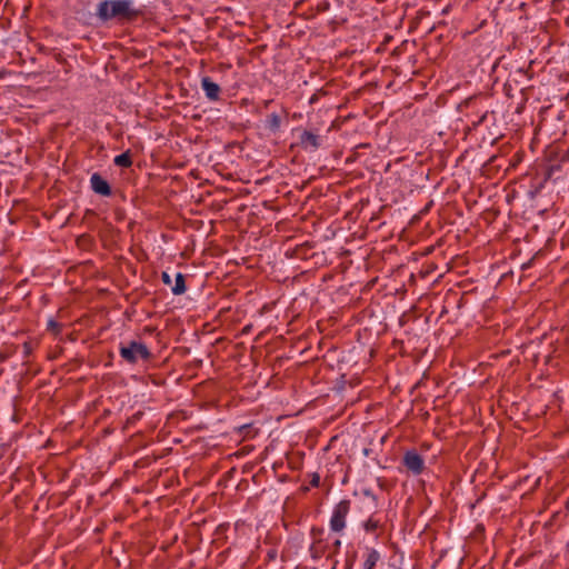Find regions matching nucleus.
Returning a JSON list of instances; mask_svg holds the SVG:
<instances>
[{
	"label": "nucleus",
	"mask_w": 569,
	"mask_h": 569,
	"mask_svg": "<svg viewBox=\"0 0 569 569\" xmlns=\"http://www.w3.org/2000/svg\"><path fill=\"white\" fill-rule=\"evenodd\" d=\"M61 325L52 319L48 321V330L51 331L53 335H59L61 332Z\"/></svg>",
	"instance_id": "nucleus-16"
},
{
	"label": "nucleus",
	"mask_w": 569,
	"mask_h": 569,
	"mask_svg": "<svg viewBox=\"0 0 569 569\" xmlns=\"http://www.w3.org/2000/svg\"><path fill=\"white\" fill-rule=\"evenodd\" d=\"M379 559H380L379 552L376 549H371L368 552L367 558L363 562V569H375Z\"/></svg>",
	"instance_id": "nucleus-11"
},
{
	"label": "nucleus",
	"mask_w": 569,
	"mask_h": 569,
	"mask_svg": "<svg viewBox=\"0 0 569 569\" xmlns=\"http://www.w3.org/2000/svg\"><path fill=\"white\" fill-rule=\"evenodd\" d=\"M37 346V343L32 340H28L23 343L22 348H23V356L26 358L30 357L31 353L33 352L34 350V347Z\"/></svg>",
	"instance_id": "nucleus-15"
},
{
	"label": "nucleus",
	"mask_w": 569,
	"mask_h": 569,
	"mask_svg": "<svg viewBox=\"0 0 569 569\" xmlns=\"http://www.w3.org/2000/svg\"><path fill=\"white\" fill-rule=\"evenodd\" d=\"M363 528L366 532L368 533H376V537L379 535L377 533V530L382 528V525L379 519H376L375 516H371L365 523Z\"/></svg>",
	"instance_id": "nucleus-10"
},
{
	"label": "nucleus",
	"mask_w": 569,
	"mask_h": 569,
	"mask_svg": "<svg viewBox=\"0 0 569 569\" xmlns=\"http://www.w3.org/2000/svg\"><path fill=\"white\" fill-rule=\"evenodd\" d=\"M201 84L208 99L211 101H217L219 99L221 90L218 83L213 82L209 77H204Z\"/></svg>",
	"instance_id": "nucleus-8"
},
{
	"label": "nucleus",
	"mask_w": 569,
	"mask_h": 569,
	"mask_svg": "<svg viewBox=\"0 0 569 569\" xmlns=\"http://www.w3.org/2000/svg\"><path fill=\"white\" fill-rule=\"evenodd\" d=\"M120 356L129 363H136L139 359L148 361L152 355L148 347L138 341H130L126 346H121L119 349Z\"/></svg>",
	"instance_id": "nucleus-2"
},
{
	"label": "nucleus",
	"mask_w": 569,
	"mask_h": 569,
	"mask_svg": "<svg viewBox=\"0 0 569 569\" xmlns=\"http://www.w3.org/2000/svg\"><path fill=\"white\" fill-rule=\"evenodd\" d=\"M116 166L122 167V168H129L132 164L131 154L129 151H126L119 156H117L113 160Z\"/></svg>",
	"instance_id": "nucleus-12"
},
{
	"label": "nucleus",
	"mask_w": 569,
	"mask_h": 569,
	"mask_svg": "<svg viewBox=\"0 0 569 569\" xmlns=\"http://www.w3.org/2000/svg\"><path fill=\"white\" fill-rule=\"evenodd\" d=\"M92 190L103 197L111 194V187L109 182L103 179L99 173H93L90 179Z\"/></svg>",
	"instance_id": "nucleus-7"
},
{
	"label": "nucleus",
	"mask_w": 569,
	"mask_h": 569,
	"mask_svg": "<svg viewBox=\"0 0 569 569\" xmlns=\"http://www.w3.org/2000/svg\"><path fill=\"white\" fill-rule=\"evenodd\" d=\"M247 428H249V426H247V425H246V426H242V427L240 428V430H242V429H247Z\"/></svg>",
	"instance_id": "nucleus-24"
},
{
	"label": "nucleus",
	"mask_w": 569,
	"mask_h": 569,
	"mask_svg": "<svg viewBox=\"0 0 569 569\" xmlns=\"http://www.w3.org/2000/svg\"><path fill=\"white\" fill-rule=\"evenodd\" d=\"M513 90H517L515 84H512V86H511V87H509L508 89H506V88H505L506 94H507L508 97H513V93H512V91H513Z\"/></svg>",
	"instance_id": "nucleus-19"
},
{
	"label": "nucleus",
	"mask_w": 569,
	"mask_h": 569,
	"mask_svg": "<svg viewBox=\"0 0 569 569\" xmlns=\"http://www.w3.org/2000/svg\"><path fill=\"white\" fill-rule=\"evenodd\" d=\"M173 295L179 296L186 292V279L180 272L176 274L174 286L171 288Z\"/></svg>",
	"instance_id": "nucleus-9"
},
{
	"label": "nucleus",
	"mask_w": 569,
	"mask_h": 569,
	"mask_svg": "<svg viewBox=\"0 0 569 569\" xmlns=\"http://www.w3.org/2000/svg\"><path fill=\"white\" fill-rule=\"evenodd\" d=\"M143 11L134 8L131 0H103L98 4L97 17L101 21L117 19L120 22H133Z\"/></svg>",
	"instance_id": "nucleus-1"
},
{
	"label": "nucleus",
	"mask_w": 569,
	"mask_h": 569,
	"mask_svg": "<svg viewBox=\"0 0 569 569\" xmlns=\"http://www.w3.org/2000/svg\"><path fill=\"white\" fill-rule=\"evenodd\" d=\"M251 329H252V325H247L242 328L241 333L248 335L251 331Z\"/></svg>",
	"instance_id": "nucleus-20"
},
{
	"label": "nucleus",
	"mask_w": 569,
	"mask_h": 569,
	"mask_svg": "<svg viewBox=\"0 0 569 569\" xmlns=\"http://www.w3.org/2000/svg\"><path fill=\"white\" fill-rule=\"evenodd\" d=\"M562 0H553V3L557 4L559 2H561Z\"/></svg>",
	"instance_id": "nucleus-23"
},
{
	"label": "nucleus",
	"mask_w": 569,
	"mask_h": 569,
	"mask_svg": "<svg viewBox=\"0 0 569 569\" xmlns=\"http://www.w3.org/2000/svg\"><path fill=\"white\" fill-rule=\"evenodd\" d=\"M8 358L6 353L0 352V361H4Z\"/></svg>",
	"instance_id": "nucleus-21"
},
{
	"label": "nucleus",
	"mask_w": 569,
	"mask_h": 569,
	"mask_svg": "<svg viewBox=\"0 0 569 569\" xmlns=\"http://www.w3.org/2000/svg\"><path fill=\"white\" fill-rule=\"evenodd\" d=\"M350 500L343 499L339 503L336 505L331 519H330V528L335 532H340L346 527V518L350 511Z\"/></svg>",
	"instance_id": "nucleus-3"
},
{
	"label": "nucleus",
	"mask_w": 569,
	"mask_h": 569,
	"mask_svg": "<svg viewBox=\"0 0 569 569\" xmlns=\"http://www.w3.org/2000/svg\"><path fill=\"white\" fill-rule=\"evenodd\" d=\"M530 79L531 76L528 73V71L519 68L509 73V77L505 83V88L508 89L509 87L515 84L516 89L519 92H523L526 89L529 88L528 82L530 81Z\"/></svg>",
	"instance_id": "nucleus-4"
},
{
	"label": "nucleus",
	"mask_w": 569,
	"mask_h": 569,
	"mask_svg": "<svg viewBox=\"0 0 569 569\" xmlns=\"http://www.w3.org/2000/svg\"><path fill=\"white\" fill-rule=\"evenodd\" d=\"M299 144L305 150H317L320 147V137L312 131L305 130L300 134Z\"/></svg>",
	"instance_id": "nucleus-6"
},
{
	"label": "nucleus",
	"mask_w": 569,
	"mask_h": 569,
	"mask_svg": "<svg viewBox=\"0 0 569 569\" xmlns=\"http://www.w3.org/2000/svg\"><path fill=\"white\" fill-rule=\"evenodd\" d=\"M402 462L407 470L416 476L421 475L425 470V461L416 450L407 451L403 456Z\"/></svg>",
	"instance_id": "nucleus-5"
},
{
	"label": "nucleus",
	"mask_w": 569,
	"mask_h": 569,
	"mask_svg": "<svg viewBox=\"0 0 569 569\" xmlns=\"http://www.w3.org/2000/svg\"><path fill=\"white\" fill-rule=\"evenodd\" d=\"M161 278H162L163 283H166V284H170L171 283V277H170L169 273L162 272Z\"/></svg>",
	"instance_id": "nucleus-18"
},
{
	"label": "nucleus",
	"mask_w": 569,
	"mask_h": 569,
	"mask_svg": "<svg viewBox=\"0 0 569 569\" xmlns=\"http://www.w3.org/2000/svg\"><path fill=\"white\" fill-rule=\"evenodd\" d=\"M363 453H365L366 456H368V455H369V449H365V450H363Z\"/></svg>",
	"instance_id": "nucleus-22"
},
{
	"label": "nucleus",
	"mask_w": 569,
	"mask_h": 569,
	"mask_svg": "<svg viewBox=\"0 0 569 569\" xmlns=\"http://www.w3.org/2000/svg\"><path fill=\"white\" fill-rule=\"evenodd\" d=\"M281 124V118L277 113H271L267 118V128L271 130L272 132H276L279 130Z\"/></svg>",
	"instance_id": "nucleus-13"
},
{
	"label": "nucleus",
	"mask_w": 569,
	"mask_h": 569,
	"mask_svg": "<svg viewBox=\"0 0 569 569\" xmlns=\"http://www.w3.org/2000/svg\"><path fill=\"white\" fill-rule=\"evenodd\" d=\"M496 117L493 111H486L477 121L472 122V127L477 128L486 122L495 123Z\"/></svg>",
	"instance_id": "nucleus-14"
},
{
	"label": "nucleus",
	"mask_w": 569,
	"mask_h": 569,
	"mask_svg": "<svg viewBox=\"0 0 569 569\" xmlns=\"http://www.w3.org/2000/svg\"><path fill=\"white\" fill-rule=\"evenodd\" d=\"M309 483H310L311 487H315V488L319 487V485H320V476H319V473H317V472L312 473Z\"/></svg>",
	"instance_id": "nucleus-17"
}]
</instances>
